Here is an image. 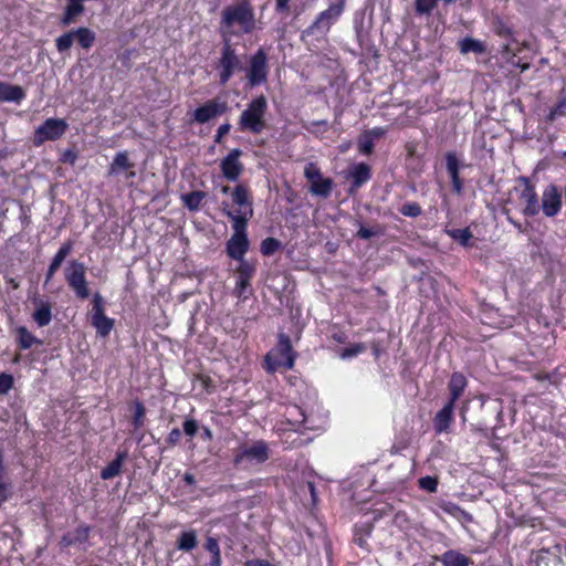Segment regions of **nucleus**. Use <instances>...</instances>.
I'll list each match as a JSON object with an SVG mask.
<instances>
[{
  "label": "nucleus",
  "mask_w": 566,
  "mask_h": 566,
  "mask_svg": "<svg viewBox=\"0 0 566 566\" xmlns=\"http://www.w3.org/2000/svg\"><path fill=\"white\" fill-rule=\"evenodd\" d=\"M36 308L32 314L39 327L48 326L52 321L51 304L44 301H35Z\"/></svg>",
  "instance_id": "24"
},
{
  "label": "nucleus",
  "mask_w": 566,
  "mask_h": 566,
  "mask_svg": "<svg viewBox=\"0 0 566 566\" xmlns=\"http://www.w3.org/2000/svg\"><path fill=\"white\" fill-rule=\"evenodd\" d=\"M73 31L75 40L83 49L88 50L90 48H92L95 41V33L92 30H90L88 28H78Z\"/></svg>",
  "instance_id": "31"
},
{
  "label": "nucleus",
  "mask_w": 566,
  "mask_h": 566,
  "mask_svg": "<svg viewBox=\"0 0 566 566\" xmlns=\"http://www.w3.org/2000/svg\"><path fill=\"white\" fill-rule=\"evenodd\" d=\"M198 546V536L195 530L181 532L176 541V548L182 552H191Z\"/></svg>",
  "instance_id": "25"
},
{
  "label": "nucleus",
  "mask_w": 566,
  "mask_h": 566,
  "mask_svg": "<svg viewBox=\"0 0 566 566\" xmlns=\"http://www.w3.org/2000/svg\"><path fill=\"white\" fill-rule=\"evenodd\" d=\"M73 537L76 544H81L87 541L90 535V528L87 526H78L73 532Z\"/></svg>",
  "instance_id": "49"
},
{
  "label": "nucleus",
  "mask_w": 566,
  "mask_h": 566,
  "mask_svg": "<svg viewBox=\"0 0 566 566\" xmlns=\"http://www.w3.org/2000/svg\"><path fill=\"white\" fill-rule=\"evenodd\" d=\"M437 6V0H415V9L418 14H429Z\"/></svg>",
  "instance_id": "42"
},
{
  "label": "nucleus",
  "mask_w": 566,
  "mask_h": 566,
  "mask_svg": "<svg viewBox=\"0 0 566 566\" xmlns=\"http://www.w3.org/2000/svg\"><path fill=\"white\" fill-rule=\"evenodd\" d=\"M289 1L290 0H276V11L279 12H285L289 11Z\"/></svg>",
  "instance_id": "61"
},
{
  "label": "nucleus",
  "mask_w": 566,
  "mask_h": 566,
  "mask_svg": "<svg viewBox=\"0 0 566 566\" xmlns=\"http://www.w3.org/2000/svg\"><path fill=\"white\" fill-rule=\"evenodd\" d=\"M18 335H19V346L22 349H29L34 344H42V340L34 337L24 326H21L18 328Z\"/></svg>",
  "instance_id": "33"
},
{
  "label": "nucleus",
  "mask_w": 566,
  "mask_h": 566,
  "mask_svg": "<svg viewBox=\"0 0 566 566\" xmlns=\"http://www.w3.org/2000/svg\"><path fill=\"white\" fill-rule=\"evenodd\" d=\"M184 481L189 485H192L196 482L195 476L190 473H186L184 475Z\"/></svg>",
  "instance_id": "64"
},
{
  "label": "nucleus",
  "mask_w": 566,
  "mask_h": 566,
  "mask_svg": "<svg viewBox=\"0 0 566 566\" xmlns=\"http://www.w3.org/2000/svg\"><path fill=\"white\" fill-rule=\"evenodd\" d=\"M400 213L406 217L416 218L421 214V207L417 202H406L400 208Z\"/></svg>",
  "instance_id": "43"
},
{
  "label": "nucleus",
  "mask_w": 566,
  "mask_h": 566,
  "mask_svg": "<svg viewBox=\"0 0 566 566\" xmlns=\"http://www.w3.org/2000/svg\"><path fill=\"white\" fill-rule=\"evenodd\" d=\"M269 66L266 53L263 49H259L250 57V66L247 73V77L251 86H258L264 83L268 78Z\"/></svg>",
  "instance_id": "10"
},
{
  "label": "nucleus",
  "mask_w": 566,
  "mask_h": 566,
  "mask_svg": "<svg viewBox=\"0 0 566 566\" xmlns=\"http://www.w3.org/2000/svg\"><path fill=\"white\" fill-rule=\"evenodd\" d=\"M146 409L140 401H135V411L133 416V424L135 429L140 428L144 424Z\"/></svg>",
  "instance_id": "44"
},
{
  "label": "nucleus",
  "mask_w": 566,
  "mask_h": 566,
  "mask_svg": "<svg viewBox=\"0 0 566 566\" xmlns=\"http://www.w3.org/2000/svg\"><path fill=\"white\" fill-rule=\"evenodd\" d=\"M442 510L455 517H458L460 515V512H461V507L458 506L457 504H453V503H444L442 506Z\"/></svg>",
  "instance_id": "54"
},
{
  "label": "nucleus",
  "mask_w": 566,
  "mask_h": 566,
  "mask_svg": "<svg viewBox=\"0 0 566 566\" xmlns=\"http://www.w3.org/2000/svg\"><path fill=\"white\" fill-rule=\"evenodd\" d=\"M205 548L211 555H217V554L221 553L218 539L214 537H211V536L207 537V541L205 543Z\"/></svg>",
  "instance_id": "53"
},
{
  "label": "nucleus",
  "mask_w": 566,
  "mask_h": 566,
  "mask_svg": "<svg viewBox=\"0 0 566 566\" xmlns=\"http://www.w3.org/2000/svg\"><path fill=\"white\" fill-rule=\"evenodd\" d=\"M328 8L322 11L315 21L303 31V38L312 35L324 36L334 22L342 15L345 9V0H328Z\"/></svg>",
  "instance_id": "3"
},
{
  "label": "nucleus",
  "mask_w": 566,
  "mask_h": 566,
  "mask_svg": "<svg viewBox=\"0 0 566 566\" xmlns=\"http://www.w3.org/2000/svg\"><path fill=\"white\" fill-rule=\"evenodd\" d=\"M127 457V451L117 452L115 459L101 471V478L103 480H111L117 476L120 473L123 463Z\"/></svg>",
  "instance_id": "23"
},
{
  "label": "nucleus",
  "mask_w": 566,
  "mask_h": 566,
  "mask_svg": "<svg viewBox=\"0 0 566 566\" xmlns=\"http://www.w3.org/2000/svg\"><path fill=\"white\" fill-rule=\"evenodd\" d=\"M365 133L366 134H371L373 139L375 137H380L384 134L381 128H375V129H371V130H368V132H365Z\"/></svg>",
  "instance_id": "63"
},
{
  "label": "nucleus",
  "mask_w": 566,
  "mask_h": 566,
  "mask_svg": "<svg viewBox=\"0 0 566 566\" xmlns=\"http://www.w3.org/2000/svg\"><path fill=\"white\" fill-rule=\"evenodd\" d=\"M419 485L426 491L436 492L438 488V481L437 479L428 475L419 479Z\"/></svg>",
  "instance_id": "48"
},
{
  "label": "nucleus",
  "mask_w": 566,
  "mask_h": 566,
  "mask_svg": "<svg viewBox=\"0 0 566 566\" xmlns=\"http://www.w3.org/2000/svg\"><path fill=\"white\" fill-rule=\"evenodd\" d=\"M74 40L75 36L73 30L62 34L55 40L57 51L60 53L66 52L73 45Z\"/></svg>",
  "instance_id": "38"
},
{
  "label": "nucleus",
  "mask_w": 566,
  "mask_h": 566,
  "mask_svg": "<svg viewBox=\"0 0 566 566\" xmlns=\"http://www.w3.org/2000/svg\"><path fill=\"white\" fill-rule=\"evenodd\" d=\"M281 247V242L275 238H266L261 242L260 251L263 255L274 254Z\"/></svg>",
  "instance_id": "40"
},
{
  "label": "nucleus",
  "mask_w": 566,
  "mask_h": 566,
  "mask_svg": "<svg viewBox=\"0 0 566 566\" xmlns=\"http://www.w3.org/2000/svg\"><path fill=\"white\" fill-rule=\"evenodd\" d=\"M468 385V380L465 376L461 373H453L450 377L448 389H449V400L451 403H455V401L462 396L465 387Z\"/></svg>",
  "instance_id": "17"
},
{
  "label": "nucleus",
  "mask_w": 566,
  "mask_h": 566,
  "mask_svg": "<svg viewBox=\"0 0 566 566\" xmlns=\"http://www.w3.org/2000/svg\"><path fill=\"white\" fill-rule=\"evenodd\" d=\"M333 185L334 182L331 178L322 177L311 184L310 192L322 198H327L332 192Z\"/></svg>",
  "instance_id": "29"
},
{
  "label": "nucleus",
  "mask_w": 566,
  "mask_h": 566,
  "mask_svg": "<svg viewBox=\"0 0 566 566\" xmlns=\"http://www.w3.org/2000/svg\"><path fill=\"white\" fill-rule=\"evenodd\" d=\"M249 249L247 235L232 234L227 243V253L231 259L242 260Z\"/></svg>",
  "instance_id": "15"
},
{
  "label": "nucleus",
  "mask_w": 566,
  "mask_h": 566,
  "mask_svg": "<svg viewBox=\"0 0 566 566\" xmlns=\"http://www.w3.org/2000/svg\"><path fill=\"white\" fill-rule=\"evenodd\" d=\"M353 182L350 186V192L360 188L365 182L370 179V167L367 164L360 163L353 167L350 171Z\"/></svg>",
  "instance_id": "21"
},
{
  "label": "nucleus",
  "mask_w": 566,
  "mask_h": 566,
  "mask_svg": "<svg viewBox=\"0 0 566 566\" xmlns=\"http://www.w3.org/2000/svg\"><path fill=\"white\" fill-rule=\"evenodd\" d=\"M231 129V125L229 123L222 124L219 126L217 134L214 136L216 143H221V139L224 135H227Z\"/></svg>",
  "instance_id": "55"
},
{
  "label": "nucleus",
  "mask_w": 566,
  "mask_h": 566,
  "mask_svg": "<svg viewBox=\"0 0 566 566\" xmlns=\"http://www.w3.org/2000/svg\"><path fill=\"white\" fill-rule=\"evenodd\" d=\"M198 429H199V424H198V421L195 419H187L184 422V431L187 436H189L191 438L198 432Z\"/></svg>",
  "instance_id": "52"
},
{
  "label": "nucleus",
  "mask_w": 566,
  "mask_h": 566,
  "mask_svg": "<svg viewBox=\"0 0 566 566\" xmlns=\"http://www.w3.org/2000/svg\"><path fill=\"white\" fill-rule=\"evenodd\" d=\"M217 67L220 70L219 82L221 85L227 84L235 71L243 69L242 61L235 53V49L232 46L228 38L223 40L221 56L218 61Z\"/></svg>",
  "instance_id": "4"
},
{
  "label": "nucleus",
  "mask_w": 566,
  "mask_h": 566,
  "mask_svg": "<svg viewBox=\"0 0 566 566\" xmlns=\"http://www.w3.org/2000/svg\"><path fill=\"white\" fill-rule=\"evenodd\" d=\"M525 188L521 193V199L524 200L525 207L523 208V214L526 217H534L539 212V205L537 195L534 187L530 184L527 178H523Z\"/></svg>",
  "instance_id": "14"
},
{
  "label": "nucleus",
  "mask_w": 566,
  "mask_h": 566,
  "mask_svg": "<svg viewBox=\"0 0 566 566\" xmlns=\"http://www.w3.org/2000/svg\"><path fill=\"white\" fill-rule=\"evenodd\" d=\"M69 4L65 7L63 17L61 19V24L63 27H69L70 24L76 21V18L81 15L85 8L82 3L76 2L74 0H69Z\"/></svg>",
  "instance_id": "27"
},
{
  "label": "nucleus",
  "mask_w": 566,
  "mask_h": 566,
  "mask_svg": "<svg viewBox=\"0 0 566 566\" xmlns=\"http://www.w3.org/2000/svg\"><path fill=\"white\" fill-rule=\"evenodd\" d=\"M209 566H221V553L217 555H211V560Z\"/></svg>",
  "instance_id": "62"
},
{
  "label": "nucleus",
  "mask_w": 566,
  "mask_h": 566,
  "mask_svg": "<svg viewBox=\"0 0 566 566\" xmlns=\"http://www.w3.org/2000/svg\"><path fill=\"white\" fill-rule=\"evenodd\" d=\"M460 52L462 54H468L470 52L482 54L485 52V45L473 38L467 36L459 42Z\"/></svg>",
  "instance_id": "30"
},
{
  "label": "nucleus",
  "mask_w": 566,
  "mask_h": 566,
  "mask_svg": "<svg viewBox=\"0 0 566 566\" xmlns=\"http://www.w3.org/2000/svg\"><path fill=\"white\" fill-rule=\"evenodd\" d=\"M266 109L268 103L263 95L252 99L240 116V130L260 134L266 126L264 118Z\"/></svg>",
  "instance_id": "2"
},
{
  "label": "nucleus",
  "mask_w": 566,
  "mask_h": 566,
  "mask_svg": "<svg viewBox=\"0 0 566 566\" xmlns=\"http://www.w3.org/2000/svg\"><path fill=\"white\" fill-rule=\"evenodd\" d=\"M85 272L86 266L77 260H72L65 270V280L69 286L81 300L90 296Z\"/></svg>",
  "instance_id": "5"
},
{
  "label": "nucleus",
  "mask_w": 566,
  "mask_h": 566,
  "mask_svg": "<svg viewBox=\"0 0 566 566\" xmlns=\"http://www.w3.org/2000/svg\"><path fill=\"white\" fill-rule=\"evenodd\" d=\"M92 305L91 324L101 337H106L114 327V319L105 315L104 298L99 293L94 294Z\"/></svg>",
  "instance_id": "7"
},
{
  "label": "nucleus",
  "mask_w": 566,
  "mask_h": 566,
  "mask_svg": "<svg viewBox=\"0 0 566 566\" xmlns=\"http://www.w3.org/2000/svg\"><path fill=\"white\" fill-rule=\"evenodd\" d=\"M180 438H181V431L178 428H175L169 432V434L167 437V442L170 446H175L180 441Z\"/></svg>",
  "instance_id": "56"
},
{
  "label": "nucleus",
  "mask_w": 566,
  "mask_h": 566,
  "mask_svg": "<svg viewBox=\"0 0 566 566\" xmlns=\"http://www.w3.org/2000/svg\"><path fill=\"white\" fill-rule=\"evenodd\" d=\"M366 349V346L364 344H354L347 348L342 349L339 356L343 359L350 358L354 356H357L358 354L363 353Z\"/></svg>",
  "instance_id": "46"
},
{
  "label": "nucleus",
  "mask_w": 566,
  "mask_h": 566,
  "mask_svg": "<svg viewBox=\"0 0 566 566\" xmlns=\"http://www.w3.org/2000/svg\"><path fill=\"white\" fill-rule=\"evenodd\" d=\"M304 176L308 180L310 184H312L315 180H318L323 177L321 170L313 163H310L305 166Z\"/></svg>",
  "instance_id": "45"
},
{
  "label": "nucleus",
  "mask_w": 566,
  "mask_h": 566,
  "mask_svg": "<svg viewBox=\"0 0 566 566\" xmlns=\"http://www.w3.org/2000/svg\"><path fill=\"white\" fill-rule=\"evenodd\" d=\"M239 266L237 269V276L251 280L255 273V265L245 259L238 260Z\"/></svg>",
  "instance_id": "39"
},
{
  "label": "nucleus",
  "mask_w": 566,
  "mask_h": 566,
  "mask_svg": "<svg viewBox=\"0 0 566 566\" xmlns=\"http://www.w3.org/2000/svg\"><path fill=\"white\" fill-rule=\"evenodd\" d=\"M67 129V123L61 118H48L34 132L33 144L42 145L46 140H56Z\"/></svg>",
  "instance_id": "9"
},
{
  "label": "nucleus",
  "mask_w": 566,
  "mask_h": 566,
  "mask_svg": "<svg viewBox=\"0 0 566 566\" xmlns=\"http://www.w3.org/2000/svg\"><path fill=\"white\" fill-rule=\"evenodd\" d=\"M454 403L448 401L433 418V428L437 433L449 432L451 421L453 419Z\"/></svg>",
  "instance_id": "16"
},
{
  "label": "nucleus",
  "mask_w": 566,
  "mask_h": 566,
  "mask_svg": "<svg viewBox=\"0 0 566 566\" xmlns=\"http://www.w3.org/2000/svg\"><path fill=\"white\" fill-rule=\"evenodd\" d=\"M25 97L24 90L19 85H11L0 81V101L19 104Z\"/></svg>",
  "instance_id": "20"
},
{
  "label": "nucleus",
  "mask_w": 566,
  "mask_h": 566,
  "mask_svg": "<svg viewBox=\"0 0 566 566\" xmlns=\"http://www.w3.org/2000/svg\"><path fill=\"white\" fill-rule=\"evenodd\" d=\"M206 197H207V193L203 191H191L186 195H182L181 199H182L185 206L190 211H197L200 208L201 202Z\"/></svg>",
  "instance_id": "32"
},
{
  "label": "nucleus",
  "mask_w": 566,
  "mask_h": 566,
  "mask_svg": "<svg viewBox=\"0 0 566 566\" xmlns=\"http://www.w3.org/2000/svg\"><path fill=\"white\" fill-rule=\"evenodd\" d=\"M449 235L458 241L463 247H470V240L472 239V232L469 228L465 229H453L448 231Z\"/></svg>",
  "instance_id": "37"
},
{
  "label": "nucleus",
  "mask_w": 566,
  "mask_h": 566,
  "mask_svg": "<svg viewBox=\"0 0 566 566\" xmlns=\"http://www.w3.org/2000/svg\"><path fill=\"white\" fill-rule=\"evenodd\" d=\"M244 566H274V565L270 564L268 560L255 558V559L247 560Z\"/></svg>",
  "instance_id": "60"
},
{
  "label": "nucleus",
  "mask_w": 566,
  "mask_h": 566,
  "mask_svg": "<svg viewBox=\"0 0 566 566\" xmlns=\"http://www.w3.org/2000/svg\"><path fill=\"white\" fill-rule=\"evenodd\" d=\"M277 350H279L280 355L283 358H285V360L284 361L273 360L272 354L269 353L264 359L265 369L269 373H274L279 366H284L286 369H292L294 366L295 354L292 348L291 339L287 335H285L283 333H281L279 335Z\"/></svg>",
  "instance_id": "8"
},
{
  "label": "nucleus",
  "mask_w": 566,
  "mask_h": 566,
  "mask_svg": "<svg viewBox=\"0 0 566 566\" xmlns=\"http://www.w3.org/2000/svg\"><path fill=\"white\" fill-rule=\"evenodd\" d=\"M447 170L451 178L452 189L455 193L460 195L462 191V181L459 176V160L454 153H447Z\"/></svg>",
  "instance_id": "19"
},
{
  "label": "nucleus",
  "mask_w": 566,
  "mask_h": 566,
  "mask_svg": "<svg viewBox=\"0 0 566 566\" xmlns=\"http://www.w3.org/2000/svg\"><path fill=\"white\" fill-rule=\"evenodd\" d=\"M501 53L503 55H505L507 57V60L510 61L513 56H516L517 54V51H515L512 46H511V43H505L502 45V50H501Z\"/></svg>",
  "instance_id": "58"
},
{
  "label": "nucleus",
  "mask_w": 566,
  "mask_h": 566,
  "mask_svg": "<svg viewBox=\"0 0 566 566\" xmlns=\"http://www.w3.org/2000/svg\"><path fill=\"white\" fill-rule=\"evenodd\" d=\"M358 149L364 155H370L374 150L371 134L364 133L358 139Z\"/></svg>",
  "instance_id": "41"
},
{
  "label": "nucleus",
  "mask_w": 566,
  "mask_h": 566,
  "mask_svg": "<svg viewBox=\"0 0 566 566\" xmlns=\"http://www.w3.org/2000/svg\"><path fill=\"white\" fill-rule=\"evenodd\" d=\"M223 205H224L223 212L233 222L232 223V228L234 230L233 234L247 235L248 220H249V218H251L249 216V212H247L245 210H241L240 209V210H238L237 213H234L233 211L227 209V207H228L227 203H223Z\"/></svg>",
  "instance_id": "18"
},
{
  "label": "nucleus",
  "mask_w": 566,
  "mask_h": 566,
  "mask_svg": "<svg viewBox=\"0 0 566 566\" xmlns=\"http://www.w3.org/2000/svg\"><path fill=\"white\" fill-rule=\"evenodd\" d=\"M242 151L238 148L232 149L226 158L221 160L220 168L223 176L230 180L235 181L243 170L242 164L239 161Z\"/></svg>",
  "instance_id": "13"
},
{
  "label": "nucleus",
  "mask_w": 566,
  "mask_h": 566,
  "mask_svg": "<svg viewBox=\"0 0 566 566\" xmlns=\"http://www.w3.org/2000/svg\"><path fill=\"white\" fill-rule=\"evenodd\" d=\"M227 109L228 104L226 102H221L217 98L210 99L195 111L193 119L197 123L205 124L210 119L224 114Z\"/></svg>",
  "instance_id": "12"
},
{
  "label": "nucleus",
  "mask_w": 566,
  "mask_h": 566,
  "mask_svg": "<svg viewBox=\"0 0 566 566\" xmlns=\"http://www.w3.org/2000/svg\"><path fill=\"white\" fill-rule=\"evenodd\" d=\"M11 495V483L9 481L0 482V507Z\"/></svg>",
  "instance_id": "51"
},
{
  "label": "nucleus",
  "mask_w": 566,
  "mask_h": 566,
  "mask_svg": "<svg viewBox=\"0 0 566 566\" xmlns=\"http://www.w3.org/2000/svg\"><path fill=\"white\" fill-rule=\"evenodd\" d=\"M72 249L73 243L71 241H67L61 245L49 265L46 272V282L53 277L54 273L60 269L65 258L72 252Z\"/></svg>",
  "instance_id": "22"
},
{
  "label": "nucleus",
  "mask_w": 566,
  "mask_h": 566,
  "mask_svg": "<svg viewBox=\"0 0 566 566\" xmlns=\"http://www.w3.org/2000/svg\"><path fill=\"white\" fill-rule=\"evenodd\" d=\"M385 234V228L380 224H375L371 228H366L359 223L357 237L363 240H369L373 237H380Z\"/></svg>",
  "instance_id": "36"
},
{
  "label": "nucleus",
  "mask_w": 566,
  "mask_h": 566,
  "mask_svg": "<svg viewBox=\"0 0 566 566\" xmlns=\"http://www.w3.org/2000/svg\"><path fill=\"white\" fill-rule=\"evenodd\" d=\"M75 541H74V537H73V534L72 532H69L66 533L65 535H63V537L61 538V545L63 547H69V546H72V545H75Z\"/></svg>",
  "instance_id": "59"
},
{
  "label": "nucleus",
  "mask_w": 566,
  "mask_h": 566,
  "mask_svg": "<svg viewBox=\"0 0 566 566\" xmlns=\"http://www.w3.org/2000/svg\"><path fill=\"white\" fill-rule=\"evenodd\" d=\"M234 24H239L244 33H250L254 30V11L249 1L243 0L222 10L221 27L229 29Z\"/></svg>",
  "instance_id": "1"
},
{
  "label": "nucleus",
  "mask_w": 566,
  "mask_h": 566,
  "mask_svg": "<svg viewBox=\"0 0 566 566\" xmlns=\"http://www.w3.org/2000/svg\"><path fill=\"white\" fill-rule=\"evenodd\" d=\"M565 109H566V98H560L557 104L551 109L547 118L548 120L553 122L555 120L558 116H562L565 114Z\"/></svg>",
  "instance_id": "47"
},
{
  "label": "nucleus",
  "mask_w": 566,
  "mask_h": 566,
  "mask_svg": "<svg viewBox=\"0 0 566 566\" xmlns=\"http://www.w3.org/2000/svg\"><path fill=\"white\" fill-rule=\"evenodd\" d=\"M269 459V447L262 441H255L251 446L240 447L234 455L233 463L240 465L243 463H263Z\"/></svg>",
  "instance_id": "6"
},
{
  "label": "nucleus",
  "mask_w": 566,
  "mask_h": 566,
  "mask_svg": "<svg viewBox=\"0 0 566 566\" xmlns=\"http://www.w3.org/2000/svg\"><path fill=\"white\" fill-rule=\"evenodd\" d=\"M134 165L129 163L128 156L126 151H120L116 154V156L113 159V163L109 167V175H114L117 172L118 169H128L132 168Z\"/></svg>",
  "instance_id": "34"
},
{
  "label": "nucleus",
  "mask_w": 566,
  "mask_h": 566,
  "mask_svg": "<svg viewBox=\"0 0 566 566\" xmlns=\"http://www.w3.org/2000/svg\"><path fill=\"white\" fill-rule=\"evenodd\" d=\"M249 286H250L249 279L237 276L235 290L239 292V294H242Z\"/></svg>",
  "instance_id": "57"
},
{
  "label": "nucleus",
  "mask_w": 566,
  "mask_h": 566,
  "mask_svg": "<svg viewBox=\"0 0 566 566\" xmlns=\"http://www.w3.org/2000/svg\"><path fill=\"white\" fill-rule=\"evenodd\" d=\"M493 31L496 35L505 39H511V42L517 41L513 38V30L500 18L494 19L492 23Z\"/></svg>",
  "instance_id": "35"
},
{
  "label": "nucleus",
  "mask_w": 566,
  "mask_h": 566,
  "mask_svg": "<svg viewBox=\"0 0 566 566\" xmlns=\"http://www.w3.org/2000/svg\"><path fill=\"white\" fill-rule=\"evenodd\" d=\"M13 386V377L9 374L0 375V394H7Z\"/></svg>",
  "instance_id": "50"
},
{
  "label": "nucleus",
  "mask_w": 566,
  "mask_h": 566,
  "mask_svg": "<svg viewBox=\"0 0 566 566\" xmlns=\"http://www.w3.org/2000/svg\"><path fill=\"white\" fill-rule=\"evenodd\" d=\"M439 560L443 564V566H469L472 564V560L465 555L450 549L439 557Z\"/></svg>",
  "instance_id": "26"
},
{
  "label": "nucleus",
  "mask_w": 566,
  "mask_h": 566,
  "mask_svg": "<svg viewBox=\"0 0 566 566\" xmlns=\"http://www.w3.org/2000/svg\"><path fill=\"white\" fill-rule=\"evenodd\" d=\"M232 200L235 205H238L241 209L248 207L249 208V216L252 217L253 210H252V201L249 198V191L245 186L238 185L234 187L232 191Z\"/></svg>",
  "instance_id": "28"
},
{
  "label": "nucleus",
  "mask_w": 566,
  "mask_h": 566,
  "mask_svg": "<svg viewBox=\"0 0 566 566\" xmlns=\"http://www.w3.org/2000/svg\"><path fill=\"white\" fill-rule=\"evenodd\" d=\"M562 207V191L557 186L548 185L542 196V210L546 217H555Z\"/></svg>",
  "instance_id": "11"
}]
</instances>
